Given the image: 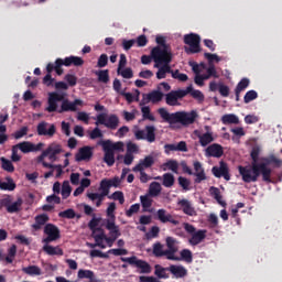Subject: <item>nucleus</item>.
Masks as SVG:
<instances>
[{"label": "nucleus", "instance_id": "56", "mask_svg": "<svg viewBox=\"0 0 282 282\" xmlns=\"http://www.w3.org/2000/svg\"><path fill=\"white\" fill-rule=\"evenodd\" d=\"M58 217H62V219H74V217H76V212L69 208L64 212H59Z\"/></svg>", "mask_w": 282, "mask_h": 282}, {"label": "nucleus", "instance_id": "7", "mask_svg": "<svg viewBox=\"0 0 282 282\" xmlns=\"http://www.w3.org/2000/svg\"><path fill=\"white\" fill-rule=\"evenodd\" d=\"M95 124L98 127V124H104L107 129H110L111 131H116L118 127H120V118L118 115H110L107 118V113H99L97 116V121Z\"/></svg>", "mask_w": 282, "mask_h": 282}, {"label": "nucleus", "instance_id": "13", "mask_svg": "<svg viewBox=\"0 0 282 282\" xmlns=\"http://www.w3.org/2000/svg\"><path fill=\"white\" fill-rule=\"evenodd\" d=\"M197 118V112H175L174 124L180 122L181 124L188 126L193 124Z\"/></svg>", "mask_w": 282, "mask_h": 282}, {"label": "nucleus", "instance_id": "46", "mask_svg": "<svg viewBox=\"0 0 282 282\" xmlns=\"http://www.w3.org/2000/svg\"><path fill=\"white\" fill-rule=\"evenodd\" d=\"M21 206H23V199L18 198L17 202H14L13 204L11 203L9 205L7 213H19V210H21Z\"/></svg>", "mask_w": 282, "mask_h": 282}, {"label": "nucleus", "instance_id": "10", "mask_svg": "<svg viewBox=\"0 0 282 282\" xmlns=\"http://www.w3.org/2000/svg\"><path fill=\"white\" fill-rule=\"evenodd\" d=\"M44 235H47V237L42 240V243H52V241H57L61 237V229L54 224H46Z\"/></svg>", "mask_w": 282, "mask_h": 282}, {"label": "nucleus", "instance_id": "20", "mask_svg": "<svg viewBox=\"0 0 282 282\" xmlns=\"http://www.w3.org/2000/svg\"><path fill=\"white\" fill-rule=\"evenodd\" d=\"M156 217L161 224H172L173 226H180V220L175 219L173 215L169 214L166 209H159Z\"/></svg>", "mask_w": 282, "mask_h": 282}, {"label": "nucleus", "instance_id": "43", "mask_svg": "<svg viewBox=\"0 0 282 282\" xmlns=\"http://www.w3.org/2000/svg\"><path fill=\"white\" fill-rule=\"evenodd\" d=\"M162 193V185L159 182H152L149 186L150 197H158Z\"/></svg>", "mask_w": 282, "mask_h": 282}, {"label": "nucleus", "instance_id": "53", "mask_svg": "<svg viewBox=\"0 0 282 282\" xmlns=\"http://www.w3.org/2000/svg\"><path fill=\"white\" fill-rule=\"evenodd\" d=\"M108 199H113L115 202H119V204H124V193L117 191L113 192L110 196H108Z\"/></svg>", "mask_w": 282, "mask_h": 282}, {"label": "nucleus", "instance_id": "29", "mask_svg": "<svg viewBox=\"0 0 282 282\" xmlns=\"http://www.w3.org/2000/svg\"><path fill=\"white\" fill-rule=\"evenodd\" d=\"M63 62L65 67H72V65H74V67H83L85 65V59H83V57L74 55L65 57Z\"/></svg>", "mask_w": 282, "mask_h": 282}, {"label": "nucleus", "instance_id": "25", "mask_svg": "<svg viewBox=\"0 0 282 282\" xmlns=\"http://www.w3.org/2000/svg\"><path fill=\"white\" fill-rule=\"evenodd\" d=\"M169 272L173 274L174 279H184V276L188 275V270H186L184 265L171 264L169 267Z\"/></svg>", "mask_w": 282, "mask_h": 282}, {"label": "nucleus", "instance_id": "64", "mask_svg": "<svg viewBox=\"0 0 282 282\" xmlns=\"http://www.w3.org/2000/svg\"><path fill=\"white\" fill-rule=\"evenodd\" d=\"M187 87H191V91L188 94H191L192 97H194L196 100H204V94L200 93V90H194L193 89V85H189Z\"/></svg>", "mask_w": 282, "mask_h": 282}, {"label": "nucleus", "instance_id": "45", "mask_svg": "<svg viewBox=\"0 0 282 282\" xmlns=\"http://www.w3.org/2000/svg\"><path fill=\"white\" fill-rule=\"evenodd\" d=\"M141 113H142L143 120H150V122H155V116L151 113V108L149 106H143L141 108Z\"/></svg>", "mask_w": 282, "mask_h": 282}, {"label": "nucleus", "instance_id": "22", "mask_svg": "<svg viewBox=\"0 0 282 282\" xmlns=\"http://www.w3.org/2000/svg\"><path fill=\"white\" fill-rule=\"evenodd\" d=\"M153 164H155V159L152 155H148L144 159H141L132 171L133 173H138V171H147V169H151Z\"/></svg>", "mask_w": 282, "mask_h": 282}, {"label": "nucleus", "instance_id": "11", "mask_svg": "<svg viewBox=\"0 0 282 282\" xmlns=\"http://www.w3.org/2000/svg\"><path fill=\"white\" fill-rule=\"evenodd\" d=\"M37 135H44L46 138H54L56 135V124L47 121H41L36 127Z\"/></svg>", "mask_w": 282, "mask_h": 282}, {"label": "nucleus", "instance_id": "38", "mask_svg": "<svg viewBox=\"0 0 282 282\" xmlns=\"http://www.w3.org/2000/svg\"><path fill=\"white\" fill-rule=\"evenodd\" d=\"M106 216L108 218L104 219V224L108 221H116V203H109L106 209Z\"/></svg>", "mask_w": 282, "mask_h": 282}, {"label": "nucleus", "instance_id": "6", "mask_svg": "<svg viewBox=\"0 0 282 282\" xmlns=\"http://www.w3.org/2000/svg\"><path fill=\"white\" fill-rule=\"evenodd\" d=\"M192 91L191 87L186 89L171 90L165 95V102L169 107H180V101L182 98H186V95Z\"/></svg>", "mask_w": 282, "mask_h": 282}, {"label": "nucleus", "instance_id": "15", "mask_svg": "<svg viewBox=\"0 0 282 282\" xmlns=\"http://www.w3.org/2000/svg\"><path fill=\"white\" fill-rule=\"evenodd\" d=\"M143 98L140 102V105H149V102H152V105H158V102H162V98H164V93L160 90H152L149 94H143Z\"/></svg>", "mask_w": 282, "mask_h": 282}, {"label": "nucleus", "instance_id": "54", "mask_svg": "<svg viewBox=\"0 0 282 282\" xmlns=\"http://www.w3.org/2000/svg\"><path fill=\"white\" fill-rule=\"evenodd\" d=\"M1 162L3 171H7L8 173H14V165L12 164V161L2 158Z\"/></svg>", "mask_w": 282, "mask_h": 282}, {"label": "nucleus", "instance_id": "19", "mask_svg": "<svg viewBox=\"0 0 282 282\" xmlns=\"http://www.w3.org/2000/svg\"><path fill=\"white\" fill-rule=\"evenodd\" d=\"M83 106V100L75 99L73 102L69 99H64L62 101L61 108L57 110V113H65L67 111H77L76 107Z\"/></svg>", "mask_w": 282, "mask_h": 282}, {"label": "nucleus", "instance_id": "21", "mask_svg": "<svg viewBox=\"0 0 282 282\" xmlns=\"http://www.w3.org/2000/svg\"><path fill=\"white\" fill-rule=\"evenodd\" d=\"M94 158V151L91 147H83L78 150V153L75 155L76 162H89Z\"/></svg>", "mask_w": 282, "mask_h": 282}, {"label": "nucleus", "instance_id": "23", "mask_svg": "<svg viewBox=\"0 0 282 282\" xmlns=\"http://www.w3.org/2000/svg\"><path fill=\"white\" fill-rule=\"evenodd\" d=\"M194 171L192 175H194L196 178L194 180L195 184H202L206 180V172L204 171V167L202 166V162L195 161L193 163Z\"/></svg>", "mask_w": 282, "mask_h": 282}, {"label": "nucleus", "instance_id": "62", "mask_svg": "<svg viewBox=\"0 0 282 282\" xmlns=\"http://www.w3.org/2000/svg\"><path fill=\"white\" fill-rule=\"evenodd\" d=\"M137 213H140V204H133L128 210H126V217H133Z\"/></svg>", "mask_w": 282, "mask_h": 282}, {"label": "nucleus", "instance_id": "44", "mask_svg": "<svg viewBox=\"0 0 282 282\" xmlns=\"http://www.w3.org/2000/svg\"><path fill=\"white\" fill-rule=\"evenodd\" d=\"M223 124H239V117L237 115L228 113L221 117Z\"/></svg>", "mask_w": 282, "mask_h": 282}, {"label": "nucleus", "instance_id": "50", "mask_svg": "<svg viewBox=\"0 0 282 282\" xmlns=\"http://www.w3.org/2000/svg\"><path fill=\"white\" fill-rule=\"evenodd\" d=\"M180 259L186 263H193V252L189 249H183Z\"/></svg>", "mask_w": 282, "mask_h": 282}, {"label": "nucleus", "instance_id": "37", "mask_svg": "<svg viewBox=\"0 0 282 282\" xmlns=\"http://www.w3.org/2000/svg\"><path fill=\"white\" fill-rule=\"evenodd\" d=\"M158 111L161 118L165 120V122H169L170 124H175V112L171 113L169 112V110H166V108H160Z\"/></svg>", "mask_w": 282, "mask_h": 282}, {"label": "nucleus", "instance_id": "31", "mask_svg": "<svg viewBox=\"0 0 282 282\" xmlns=\"http://www.w3.org/2000/svg\"><path fill=\"white\" fill-rule=\"evenodd\" d=\"M206 239V230L199 229L189 238L191 246H199Z\"/></svg>", "mask_w": 282, "mask_h": 282}, {"label": "nucleus", "instance_id": "2", "mask_svg": "<svg viewBox=\"0 0 282 282\" xmlns=\"http://www.w3.org/2000/svg\"><path fill=\"white\" fill-rule=\"evenodd\" d=\"M99 147H102L104 150V162L107 163V166H113L116 164V153L115 151H124V142H111V140L99 141Z\"/></svg>", "mask_w": 282, "mask_h": 282}, {"label": "nucleus", "instance_id": "1", "mask_svg": "<svg viewBox=\"0 0 282 282\" xmlns=\"http://www.w3.org/2000/svg\"><path fill=\"white\" fill-rule=\"evenodd\" d=\"M270 164H274L278 169L282 166V160L276 159L274 154L260 159V163L253 164L251 169L238 166V171L242 177V182L250 184V182H257L259 176L262 175V181L267 184H272V169L268 167Z\"/></svg>", "mask_w": 282, "mask_h": 282}, {"label": "nucleus", "instance_id": "27", "mask_svg": "<svg viewBox=\"0 0 282 282\" xmlns=\"http://www.w3.org/2000/svg\"><path fill=\"white\" fill-rule=\"evenodd\" d=\"M42 250L43 252L48 254V257H63V254H65V252L59 246L54 247L50 243H45Z\"/></svg>", "mask_w": 282, "mask_h": 282}, {"label": "nucleus", "instance_id": "5", "mask_svg": "<svg viewBox=\"0 0 282 282\" xmlns=\"http://www.w3.org/2000/svg\"><path fill=\"white\" fill-rule=\"evenodd\" d=\"M120 260L123 263H129V265H133L134 268H138L140 270V274H151L153 268H151V264L147 262L145 260L138 259V257L132 256L130 258L121 257Z\"/></svg>", "mask_w": 282, "mask_h": 282}, {"label": "nucleus", "instance_id": "58", "mask_svg": "<svg viewBox=\"0 0 282 282\" xmlns=\"http://www.w3.org/2000/svg\"><path fill=\"white\" fill-rule=\"evenodd\" d=\"M172 78H174L175 80H180L181 83H186V80H188V75L180 73V70L176 69L174 70V73H172Z\"/></svg>", "mask_w": 282, "mask_h": 282}, {"label": "nucleus", "instance_id": "24", "mask_svg": "<svg viewBox=\"0 0 282 282\" xmlns=\"http://www.w3.org/2000/svg\"><path fill=\"white\" fill-rule=\"evenodd\" d=\"M44 151L46 152L48 160H51V162H56V156L63 153V148L61 147V144L51 143Z\"/></svg>", "mask_w": 282, "mask_h": 282}, {"label": "nucleus", "instance_id": "40", "mask_svg": "<svg viewBox=\"0 0 282 282\" xmlns=\"http://www.w3.org/2000/svg\"><path fill=\"white\" fill-rule=\"evenodd\" d=\"M162 180V184L165 188H173L175 185V176L172 173L163 174Z\"/></svg>", "mask_w": 282, "mask_h": 282}, {"label": "nucleus", "instance_id": "35", "mask_svg": "<svg viewBox=\"0 0 282 282\" xmlns=\"http://www.w3.org/2000/svg\"><path fill=\"white\" fill-rule=\"evenodd\" d=\"M200 147H208L212 142H215V138L213 137V132H206L203 134H197Z\"/></svg>", "mask_w": 282, "mask_h": 282}, {"label": "nucleus", "instance_id": "57", "mask_svg": "<svg viewBox=\"0 0 282 282\" xmlns=\"http://www.w3.org/2000/svg\"><path fill=\"white\" fill-rule=\"evenodd\" d=\"M108 254H113V257H124V256L129 254V250L122 249V248L109 249Z\"/></svg>", "mask_w": 282, "mask_h": 282}, {"label": "nucleus", "instance_id": "16", "mask_svg": "<svg viewBox=\"0 0 282 282\" xmlns=\"http://www.w3.org/2000/svg\"><path fill=\"white\" fill-rule=\"evenodd\" d=\"M177 206H180L182 213L187 215V217H197V209H195V206H193V202L182 198L177 202Z\"/></svg>", "mask_w": 282, "mask_h": 282}, {"label": "nucleus", "instance_id": "9", "mask_svg": "<svg viewBox=\"0 0 282 282\" xmlns=\"http://www.w3.org/2000/svg\"><path fill=\"white\" fill-rule=\"evenodd\" d=\"M165 246L167 249H165L167 254V261H182V258L175 256L180 251V241L177 239L169 236L165 239Z\"/></svg>", "mask_w": 282, "mask_h": 282}, {"label": "nucleus", "instance_id": "3", "mask_svg": "<svg viewBox=\"0 0 282 282\" xmlns=\"http://www.w3.org/2000/svg\"><path fill=\"white\" fill-rule=\"evenodd\" d=\"M99 191L101 193H88L87 197L90 202H96V207L100 208L102 206V202H105V197L109 195V191H111V184L109 183V178H104L100 182Z\"/></svg>", "mask_w": 282, "mask_h": 282}, {"label": "nucleus", "instance_id": "30", "mask_svg": "<svg viewBox=\"0 0 282 282\" xmlns=\"http://www.w3.org/2000/svg\"><path fill=\"white\" fill-rule=\"evenodd\" d=\"M106 230H109L110 237H121L122 232H120V226L116 225V220H110L108 223H104Z\"/></svg>", "mask_w": 282, "mask_h": 282}, {"label": "nucleus", "instance_id": "51", "mask_svg": "<svg viewBox=\"0 0 282 282\" xmlns=\"http://www.w3.org/2000/svg\"><path fill=\"white\" fill-rule=\"evenodd\" d=\"M259 98V94L256 90H248L243 97V101L246 105L252 102V100H257Z\"/></svg>", "mask_w": 282, "mask_h": 282}, {"label": "nucleus", "instance_id": "55", "mask_svg": "<svg viewBox=\"0 0 282 282\" xmlns=\"http://www.w3.org/2000/svg\"><path fill=\"white\" fill-rule=\"evenodd\" d=\"M250 86V79L248 78H242L236 86V91H246L248 87Z\"/></svg>", "mask_w": 282, "mask_h": 282}, {"label": "nucleus", "instance_id": "42", "mask_svg": "<svg viewBox=\"0 0 282 282\" xmlns=\"http://www.w3.org/2000/svg\"><path fill=\"white\" fill-rule=\"evenodd\" d=\"M7 182H0V191H14L17 188V184L12 177L7 176Z\"/></svg>", "mask_w": 282, "mask_h": 282}, {"label": "nucleus", "instance_id": "17", "mask_svg": "<svg viewBox=\"0 0 282 282\" xmlns=\"http://www.w3.org/2000/svg\"><path fill=\"white\" fill-rule=\"evenodd\" d=\"M212 173L215 177H224L226 182H230V170L228 169V164L224 161H220L219 167L214 166Z\"/></svg>", "mask_w": 282, "mask_h": 282}, {"label": "nucleus", "instance_id": "12", "mask_svg": "<svg viewBox=\"0 0 282 282\" xmlns=\"http://www.w3.org/2000/svg\"><path fill=\"white\" fill-rule=\"evenodd\" d=\"M135 140H147L148 142H155V126H145L144 130H137L134 132Z\"/></svg>", "mask_w": 282, "mask_h": 282}, {"label": "nucleus", "instance_id": "59", "mask_svg": "<svg viewBox=\"0 0 282 282\" xmlns=\"http://www.w3.org/2000/svg\"><path fill=\"white\" fill-rule=\"evenodd\" d=\"M90 257L91 259H96V258H99V259H109V253H105L98 249H94L90 251Z\"/></svg>", "mask_w": 282, "mask_h": 282}, {"label": "nucleus", "instance_id": "8", "mask_svg": "<svg viewBox=\"0 0 282 282\" xmlns=\"http://www.w3.org/2000/svg\"><path fill=\"white\" fill-rule=\"evenodd\" d=\"M185 45H189V47H185L186 54H199L202 52V47L199 43H202V37L195 33H189L184 35Z\"/></svg>", "mask_w": 282, "mask_h": 282}, {"label": "nucleus", "instance_id": "63", "mask_svg": "<svg viewBox=\"0 0 282 282\" xmlns=\"http://www.w3.org/2000/svg\"><path fill=\"white\" fill-rule=\"evenodd\" d=\"M119 76H122V78H127V79H130V78H133V69H131V67H128V68H122L120 70V73H118Z\"/></svg>", "mask_w": 282, "mask_h": 282}, {"label": "nucleus", "instance_id": "48", "mask_svg": "<svg viewBox=\"0 0 282 282\" xmlns=\"http://www.w3.org/2000/svg\"><path fill=\"white\" fill-rule=\"evenodd\" d=\"M96 76L98 77V83H104L105 85L109 83V69L98 70Z\"/></svg>", "mask_w": 282, "mask_h": 282}, {"label": "nucleus", "instance_id": "39", "mask_svg": "<svg viewBox=\"0 0 282 282\" xmlns=\"http://www.w3.org/2000/svg\"><path fill=\"white\" fill-rule=\"evenodd\" d=\"M166 272H169V267L164 268L160 264L154 265V274L158 279H169L170 275Z\"/></svg>", "mask_w": 282, "mask_h": 282}, {"label": "nucleus", "instance_id": "18", "mask_svg": "<svg viewBox=\"0 0 282 282\" xmlns=\"http://www.w3.org/2000/svg\"><path fill=\"white\" fill-rule=\"evenodd\" d=\"M18 149H20V151L22 153H36L37 151H41L44 147L43 143H37L34 144L32 142L29 141H23L17 144Z\"/></svg>", "mask_w": 282, "mask_h": 282}, {"label": "nucleus", "instance_id": "34", "mask_svg": "<svg viewBox=\"0 0 282 282\" xmlns=\"http://www.w3.org/2000/svg\"><path fill=\"white\" fill-rule=\"evenodd\" d=\"M209 194L214 199H216L217 204L226 207V200H224V196H221V191L218 187L212 186L209 187Z\"/></svg>", "mask_w": 282, "mask_h": 282}, {"label": "nucleus", "instance_id": "36", "mask_svg": "<svg viewBox=\"0 0 282 282\" xmlns=\"http://www.w3.org/2000/svg\"><path fill=\"white\" fill-rule=\"evenodd\" d=\"M22 272H24V274H28L29 276H41V274H43V271L39 265L24 267L22 268Z\"/></svg>", "mask_w": 282, "mask_h": 282}, {"label": "nucleus", "instance_id": "28", "mask_svg": "<svg viewBox=\"0 0 282 282\" xmlns=\"http://www.w3.org/2000/svg\"><path fill=\"white\" fill-rule=\"evenodd\" d=\"M206 155L208 158H221L224 155V148L218 143H214L207 147Z\"/></svg>", "mask_w": 282, "mask_h": 282}, {"label": "nucleus", "instance_id": "60", "mask_svg": "<svg viewBox=\"0 0 282 282\" xmlns=\"http://www.w3.org/2000/svg\"><path fill=\"white\" fill-rule=\"evenodd\" d=\"M218 91L223 98H228L230 96V87L224 84H218Z\"/></svg>", "mask_w": 282, "mask_h": 282}, {"label": "nucleus", "instance_id": "32", "mask_svg": "<svg viewBox=\"0 0 282 282\" xmlns=\"http://www.w3.org/2000/svg\"><path fill=\"white\" fill-rule=\"evenodd\" d=\"M50 221L47 214H41L35 217V224L32 225L33 230H41L46 223Z\"/></svg>", "mask_w": 282, "mask_h": 282}, {"label": "nucleus", "instance_id": "47", "mask_svg": "<svg viewBox=\"0 0 282 282\" xmlns=\"http://www.w3.org/2000/svg\"><path fill=\"white\" fill-rule=\"evenodd\" d=\"M62 197L63 199H67L72 195V185H69V181H64L62 184Z\"/></svg>", "mask_w": 282, "mask_h": 282}, {"label": "nucleus", "instance_id": "61", "mask_svg": "<svg viewBox=\"0 0 282 282\" xmlns=\"http://www.w3.org/2000/svg\"><path fill=\"white\" fill-rule=\"evenodd\" d=\"M28 131H30V128H28V126H24L20 130L15 131L13 133V138L15 140H21V138H24V135L28 133Z\"/></svg>", "mask_w": 282, "mask_h": 282}, {"label": "nucleus", "instance_id": "49", "mask_svg": "<svg viewBox=\"0 0 282 282\" xmlns=\"http://www.w3.org/2000/svg\"><path fill=\"white\" fill-rule=\"evenodd\" d=\"M77 276L78 279H89V281H94L95 273L91 270L80 269Z\"/></svg>", "mask_w": 282, "mask_h": 282}, {"label": "nucleus", "instance_id": "4", "mask_svg": "<svg viewBox=\"0 0 282 282\" xmlns=\"http://www.w3.org/2000/svg\"><path fill=\"white\" fill-rule=\"evenodd\" d=\"M151 56L154 61V67H160L163 63H171L173 61V53L169 50V47L162 48L161 46H156L152 48Z\"/></svg>", "mask_w": 282, "mask_h": 282}, {"label": "nucleus", "instance_id": "41", "mask_svg": "<svg viewBox=\"0 0 282 282\" xmlns=\"http://www.w3.org/2000/svg\"><path fill=\"white\" fill-rule=\"evenodd\" d=\"M150 195H143L140 196V202H141V206L143 208V213H151V210H149V208H151L153 206V199H151V197H149Z\"/></svg>", "mask_w": 282, "mask_h": 282}, {"label": "nucleus", "instance_id": "52", "mask_svg": "<svg viewBox=\"0 0 282 282\" xmlns=\"http://www.w3.org/2000/svg\"><path fill=\"white\" fill-rule=\"evenodd\" d=\"M177 182H178V186H181L183 191L185 192L191 191V180L184 176H178Z\"/></svg>", "mask_w": 282, "mask_h": 282}, {"label": "nucleus", "instance_id": "26", "mask_svg": "<svg viewBox=\"0 0 282 282\" xmlns=\"http://www.w3.org/2000/svg\"><path fill=\"white\" fill-rule=\"evenodd\" d=\"M17 257V245H12L8 249V254H3V251L0 250V262L6 261L7 264L14 263Z\"/></svg>", "mask_w": 282, "mask_h": 282}, {"label": "nucleus", "instance_id": "14", "mask_svg": "<svg viewBox=\"0 0 282 282\" xmlns=\"http://www.w3.org/2000/svg\"><path fill=\"white\" fill-rule=\"evenodd\" d=\"M63 95L58 93H50L47 99V107L45 111L48 113H54V111H58V102H63Z\"/></svg>", "mask_w": 282, "mask_h": 282}, {"label": "nucleus", "instance_id": "33", "mask_svg": "<svg viewBox=\"0 0 282 282\" xmlns=\"http://www.w3.org/2000/svg\"><path fill=\"white\" fill-rule=\"evenodd\" d=\"M152 253L156 259H160L162 257H165L169 259V254L166 253V249L164 250V245L161 242H155L152 247Z\"/></svg>", "mask_w": 282, "mask_h": 282}]
</instances>
